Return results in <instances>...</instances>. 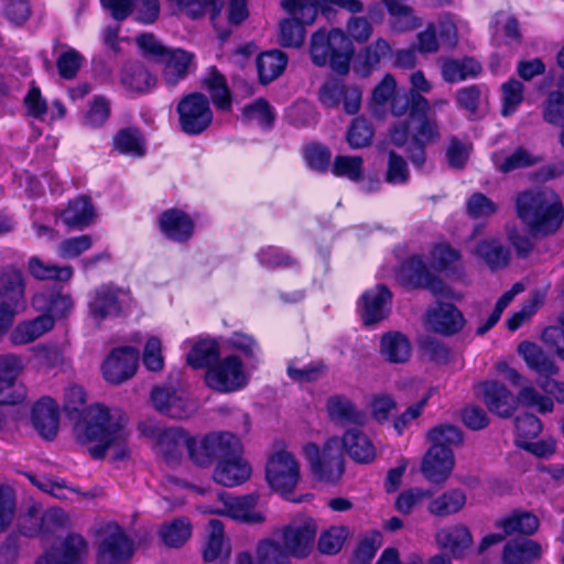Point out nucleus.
<instances>
[{"label":"nucleus","mask_w":564,"mask_h":564,"mask_svg":"<svg viewBox=\"0 0 564 564\" xmlns=\"http://www.w3.org/2000/svg\"><path fill=\"white\" fill-rule=\"evenodd\" d=\"M343 447L349 457L357 463H370L376 456L375 445L358 429L346 431L341 441L337 437H330L322 449L316 444L308 443L303 447V453L316 479L324 482H335L341 477L345 470Z\"/></svg>","instance_id":"1"},{"label":"nucleus","mask_w":564,"mask_h":564,"mask_svg":"<svg viewBox=\"0 0 564 564\" xmlns=\"http://www.w3.org/2000/svg\"><path fill=\"white\" fill-rule=\"evenodd\" d=\"M127 419L120 409L101 404L90 406L83 422L75 426L77 441L87 446L94 458H101L107 449H113V459L127 456Z\"/></svg>","instance_id":"2"},{"label":"nucleus","mask_w":564,"mask_h":564,"mask_svg":"<svg viewBox=\"0 0 564 564\" xmlns=\"http://www.w3.org/2000/svg\"><path fill=\"white\" fill-rule=\"evenodd\" d=\"M517 215L534 237L557 232L564 221V205L552 189H529L516 199Z\"/></svg>","instance_id":"3"},{"label":"nucleus","mask_w":564,"mask_h":564,"mask_svg":"<svg viewBox=\"0 0 564 564\" xmlns=\"http://www.w3.org/2000/svg\"><path fill=\"white\" fill-rule=\"evenodd\" d=\"M173 443L174 449L186 447L191 459L198 466L207 467L217 462L226 449H238V437L230 432H214L202 437H187L182 430H171L161 438V445Z\"/></svg>","instance_id":"4"},{"label":"nucleus","mask_w":564,"mask_h":564,"mask_svg":"<svg viewBox=\"0 0 564 564\" xmlns=\"http://www.w3.org/2000/svg\"><path fill=\"white\" fill-rule=\"evenodd\" d=\"M310 53L312 62L316 66L329 64L336 73L347 74L354 47L344 31L333 29L326 33L321 29L312 35Z\"/></svg>","instance_id":"5"},{"label":"nucleus","mask_w":564,"mask_h":564,"mask_svg":"<svg viewBox=\"0 0 564 564\" xmlns=\"http://www.w3.org/2000/svg\"><path fill=\"white\" fill-rule=\"evenodd\" d=\"M88 315L100 325L128 314L133 306V299L128 289L112 283H104L95 288L88 295Z\"/></svg>","instance_id":"6"},{"label":"nucleus","mask_w":564,"mask_h":564,"mask_svg":"<svg viewBox=\"0 0 564 564\" xmlns=\"http://www.w3.org/2000/svg\"><path fill=\"white\" fill-rule=\"evenodd\" d=\"M283 9L293 15L280 24V42L283 46L297 47L304 42V24H312L318 12V0H283Z\"/></svg>","instance_id":"7"},{"label":"nucleus","mask_w":564,"mask_h":564,"mask_svg":"<svg viewBox=\"0 0 564 564\" xmlns=\"http://www.w3.org/2000/svg\"><path fill=\"white\" fill-rule=\"evenodd\" d=\"M267 481L286 500H294L292 494L300 480V465L288 451L274 453L267 464Z\"/></svg>","instance_id":"8"},{"label":"nucleus","mask_w":564,"mask_h":564,"mask_svg":"<svg viewBox=\"0 0 564 564\" xmlns=\"http://www.w3.org/2000/svg\"><path fill=\"white\" fill-rule=\"evenodd\" d=\"M205 380L216 391L232 392L248 383L249 373L238 356L229 355L208 368Z\"/></svg>","instance_id":"9"},{"label":"nucleus","mask_w":564,"mask_h":564,"mask_svg":"<svg viewBox=\"0 0 564 564\" xmlns=\"http://www.w3.org/2000/svg\"><path fill=\"white\" fill-rule=\"evenodd\" d=\"M181 130L188 135L204 132L213 121V111L208 98L199 93L183 97L177 105Z\"/></svg>","instance_id":"10"},{"label":"nucleus","mask_w":564,"mask_h":564,"mask_svg":"<svg viewBox=\"0 0 564 564\" xmlns=\"http://www.w3.org/2000/svg\"><path fill=\"white\" fill-rule=\"evenodd\" d=\"M68 518L59 508H50L45 511L32 506L19 518V530L26 536L41 535L43 538L57 533L66 528Z\"/></svg>","instance_id":"11"},{"label":"nucleus","mask_w":564,"mask_h":564,"mask_svg":"<svg viewBox=\"0 0 564 564\" xmlns=\"http://www.w3.org/2000/svg\"><path fill=\"white\" fill-rule=\"evenodd\" d=\"M224 503L221 509L212 508L208 506L198 507L202 513H215L227 516L235 521L243 523H260L265 519L264 513L257 509L259 495L250 494L245 496H226L219 495Z\"/></svg>","instance_id":"12"},{"label":"nucleus","mask_w":564,"mask_h":564,"mask_svg":"<svg viewBox=\"0 0 564 564\" xmlns=\"http://www.w3.org/2000/svg\"><path fill=\"white\" fill-rule=\"evenodd\" d=\"M151 398L154 408L172 419L189 417L197 410L196 401L181 387H156Z\"/></svg>","instance_id":"13"},{"label":"nucleus","mask_w":564,"mask_h":564,"mask_svg":"<svg viewBox=\"0 0 564 564\" xmlns=\"http://www.w3.org/2000/svg\"><path fill=\"white\" fill-rule=\"evenodd\" d=\"M242 445L238 438V449H226L224 456L216 464L213 479L228 488L239 486L247 481L251 476V466L242 457Z\"/></svg>","instance_id":"14"},{"label":"nucleus","mask_w":564,"mask_h":564,"mask_svg":"<svg viewBox=\"0 0 564 564\" xmlns=\"http://www.w3.org/2000/svg\"><path fill=\"white\" fill-rule=\"evenodd\" d=\"M133 554V543L117 524L105 528L99 545L98 564H127Z\"/></svg>","instance_id":"15"},{"label":"nucleus","mask_w":564,"mask_h":564,"mask_svg":"<svg viewBox=\"0 0 564 564\" xmlns=\"http://www.w3.org/2000/svg\"><path fill=\"white\" fill-rule=\"evenodd\" d=\"M139 352L132 347L113 349L102 364L104 378L113 384L130 379L138 368Z\"/></svg>","instance_id":"16"},{"label":"nucleus","mask_w":564,"mask_h":564,"mask_svg":"<svg viewBox=\"0 0 564 564\" xmlns=\"http://www.w3.org/2000/svg\"><path fill=\"white\" fill-rule=\"evenodd\" d=\"M401 273L414 286L426 288L434 295L454 297L453 292L446 284L429 271L421 256H412L403 262Z\"/></svg>","instance_id":"17"},{"label":"nucleus","mask_w":564,"mask_h":564,"mask_svg":"<svg viewBox=\"0 0 564 564\" xmlns=\"http://www.w3.org/2000/svg\"><path fill=\"white\" fill-rule=\"evenodd\" d=\"M316 525L313 520L294 521L283 530V545L289 555L306 557L314 545Z\"/></svg>","instance_id":"18"},{"label":"nucleus","mask_w":564,"mask_h":564,"mask_svg":"<svg viewBox=\"0 0 564 564\" xmlns=\"http://www.w3.org/2000/svg\"><path fill=\"white\" fill-rule=\"evenodd\" d=\"M426 323L435 333L453 335L463 329L465 318L455 305L438 302L427 310Z\"/></svg>","instance_id":"19"},{"label":"nucleus","mask_w":564,"mask_h":564,"mask_svg":"<svg viewBox=\"0 0 564 564\" xmlns=\"http://www.w3.org/2000/svg\"><path fill=\"white\" fill-rule=\"evenodd\" d=\"M454 464L451 448L431 446L422 460L421 471L430 482L443 484L449 477Z\"/></svg>","instance_id":"20"},{"label":"nucleus","mask_w":564,"mask_h":564,"mask_svg":"<svg viewBox=\"0 0 564 564\" xmlns=\"http://www.w3.org/2000/svg\"><path fill=\"white\" fill-rule=\"evenodd\" d=\"M391 297V292L384 285H377L367 290L359 303V312L364 323L372 325L384 319L389 313Z\"/></svg>","instance_id":"21"},{"label":"nucleus","mask_w":564,"mask_h":564,"mask_svg":"<svg viewBox=\"0 0 564 564\" xmlns=\"http://www.w3.org/2000/svg\"><path fill=\"white\" fill-rule=\"evenodd\" d=\"M32 307L40 312V315H48L53 323L56 319L66 317L74 307L70 295L64 294L57 290H44L33 295Z\"/></svg>","instance_id":"22"},{"label":"nucleus","mask_w":564,"mask_h":564,"mask_svg":"<svg viewBox=\"0 0 564 564\" xmlns=\"http://www.w3.org/2000/svg\"><path fill=\"white\" fill-rule=\"evenodd\" d=\"M159 225L162 234L176 242L188 240L194 231L192 218L185 212L176 208L163 212L160 215Z\"/></svg>","instance_id":"23"},{"label":"nucleus","mask_w":564,"mask_h":564,"mask_svg":"<svg viewBox=\"0 0 564 564\" xmlns=\"http://www.w3.org/2000/svg\"><path fill=\"white\" fill-rule=\"evenodd\" d=\"M86 552V542L80 535L70 534L61 549H53L40 557L36 564H82Z\"/></svg>","instance_id":"24"},{"label":"nucleus","mask_w":564,"mask_h":564,"mask_svg":"<svg viewBox=\"0 0 564 564\" xmlns=\"http://www.w3.org/2000/svg\"><path fill=\"white\" fill-rule=\"evenodd\" d=\"M478 389L490 412L502 417L512 414L514 410L513 395L503 384L497 381H487L480 383Z\"/></svg>","instance_id":"25"},{"label":"nucleus","mask_w":564,"mask_h":564,"mask_svg":"<svg viewBox=\"0 0 564 564\" xmlns=\"http://www.w3.org/2000/svg\"><path fill=\"white\" fill-rule=\"evenodd\" d=\"M32 422L44 438H53L58 430L59 413L57 403L46 397L39 400L32 409Z\"/></svg>","instance_id":"26"},{"label":"nucleus","mask_w":564,"mask_h":564,"mask_svg":"<svg viewBox=\"0 0 564 564\" xmlns=\"http://www.w3.org/2000/svg\"><path fill=\"white\" fill-rule=\"evenodd\" d=\"M527 366L538 373V378H547L558 375L560 368L540 346L534 343L524 341L518 347Z\"/></svg>","instance_id":"27"},{"label":"nucleus","mask_w":564,"mask_h":564,"mask_svg":"<svg viewBox=\"0 0 564 564\" xmlns=\"http://www.w3.org/2000/svg\"><path fill=\"white\" fill-rule=\"evenodd\" d=\"M0 301L21 308L25 305V282L22 272L13 267L0 270Z\"/></svg>","instance_id":"28"},{"label":"nucleus","mask_w":564,"mask_h":564,"mask_svg":"<svg viewBox=\"0 0 564 564\" xmlns=\"http://www.w3.org/2000/svg\"><path fill=\"white\" fill-rule=\"evenodd\" d=\"M54 328L53 319L48 315H39L34 318L20 322L10 333V341L15 346L28 345Z\"/></svg>","instance_id":"29"},{"label":"nucleus","mask_w":564,"mask_h":564,"mask_svg":"<svg viewBox=\"0 0 564 564\" xmlns=\"http://www.w3.org/2000/svg\"><path fill=\"white\" fill-rule=\"evenodd\" d=\"M541 555L542 546L536 541L516 539L505 545L501 564H532Z\"/></svg>","instance_id":"30"},{"label":"nucleus","mask_w":564,"mask_h":564,"mask_svg":"<svg viewBox=\"0 0 564 564\" xmlns=\"http://www.w3.org/2000/svg\"><path fill=\"white\" fill-rule=\"evenodd\" d=\"M436 541L443 549L448 550L455 556H462L473 544V536L463 524L443 528L436 533Z\"/></svg>","instance_id":"31"},{"label":"nucleus","mask_w":564,"mask_h":564,"mask_svg":"<svg viewBox=\"0 0 564 564\" xmlns=\"http://www.w3.org/2000/svg\"><path fill=\"white\" fill-rule=\"evenodd\" d=\"M327 413L332 421L340 424H362L366 420L364 412L344 395H333L326 402Z\"/></svg>","instance_id":"32"},{"label":"nucleus","mask_w":564,"mask_h":564,"mask_svg":"<svg viewBox=\"0 0 564 564\" xmlns=\"http://www.w3.org/2000/svg\"><path fill=\"white\" fill-rule=\"evenodd\" d=\"M467 496L463 489L454 488L432 499L427 510L435 517H448L458 513L465 507Z\"/></svg>","instance_id":"33"},{"label":"nucleus","mask_w":564,"mask_h":564,"mask_svg":"<svg viewBox=\"0 0 564 564\" xmlns=\"http://www.w3.org/2000/svg\"><path fill=\"white\" fill-rule=\"evenodd\" d=\"M163 58L166 61L163 70L164 80L169 86H174L186 77L193 55L183 50H175L169 51Z\"/></svg>","instance_id":"34"},{"label":"nucleus","mask_w":564,"mask_h":564,"mask_svg":"<svg viewBox=\"0 0 564 564\" xmlns=\"http://www.w3.org/2000/svg\"><path fill=\"white\" fill-rule=\"evenodd\" d=\"M481 72V65L474 58L446 59L442 64V76L447 83H458L476 77Z\"/></svg>","instance_id":"35"},{"label":"nucleus","mask_w":564,"mask_h":564,"mask_svg":"<svg viewBox=\"0 0 564 564\" xmlns=\"http://www.w3.org/2000/svg\"><path fill=\"white\" fill-rule=\"evenodd\" d=\"M95 216L90 200L86 197H78L69 203L62 214V219L70 228L83 229L94 221Z\"/></svg>","instance_id":"36"},{"label":"nucleus","mask_w":564,"mask_h":564,"mask_svg":"<svg viewBox=\"0 0 564 564\" xmlns=\"http://www.w3.org/2000/svg\"><path fill=\"white\" fill-rule=\"evenodd\" d=\"M381 352L393 364H403L411 356V344L401 333H388L381 338Z\"/></svg>","instance_id":"37"},{"label":"nucleus","mask_w":564,"mask_h":564,"mask_svg":"<svg viewBox=\"0 0 564 564\" xmlns=\"http://www.w3.org/2000/svg\"><path fill=\"white\" fill-rule=\"evenodd\" d=\"M288 64L286 55L278 50L269 51L259 55L257 59L260 82L268 84L278 78Z\"/></svg>","instance_id":"38"},{"label":"nucleus","mask_w":564,"mask_h":564,"mask_svg":"<svg viewBox=\"0 0 564 564\" xmlns=\"http://www.w3.org/2000/svg\"><path fill=\"white\" fill-rule=\"evenodd\" d=\"M28 271L31 276L36 280H56L67 282L73 276V268L70 265H55L43 262L39 257L33 256L28 261Z\"/></svg>","instance_id":"39"},{"label":"nucleus","mask_w":564,"mask_h":564,"mask_svg":"<svg viewBox=\"0 0 564 564\" xmlns=\"http://www.w3.org/2000/svg\"><path fill=\"white\" fill-rule=\"evenodd\" d=\"M429 109V100L416 93L395 94L391 98V112L397 117H401L410 110V120H414L416 115L427 112Z\"/></svg>","instance_id":"40"},{"label":"nucleus","mask_w":564,"mask_h":564,"mask_svg":"<svg viewBox=\"0 0 564 564\" xmlns=\"http://www.w3.org/2000/svg\"><path fill=\"white\" fill-rule=\"evenodd\" d=\"M539 519L530 512H513L509 517L496 521V527L505 534L521 533L531 535L539 529Z\"/></svg>","instance_id":"41"},{"label":"nucleus","mask_w":564,"mask_h":564,"mask_svg":"<svg viewBox=\"0 0 564 564\" xmlns=\"http://www.w3.org/2000/svg\"><path fill=\"white\" fill-rule=\"evenodd\" d=\"M496 169L502 173H509L518 169L534 165L540 160L524 148H518L509 155L495 152L491 156Z\"/></svg>","instance_id":"42"},{"label":"nucleus","mask_w":564,"mask_h":564,"mask_svg":"<svg viewBox=\"0 0 564 564\" xmlns=\"http://www.w3.org/2000/svg\"><path fill=\"white\" fill-rule=\"evenodd\" d=\"M392 18L391 28L399 32L411 31L421 26V20L414 15L411 7L398 0H382Z\"/></svg>","instance_id":"43"},{"label":"nucleus","mask_w":564,"mask_h":564,"mask_svg":"<svg viewBox=\"0 0 564 564\" xmlns=\"http://www.w3.org/2000/svg\"><path fill=\"white\" fill-rule=\"evenodd\" d=\"M474 253L492 270L506 267L509 261V251L495 238L480 241L475 247Z\"/></svg>","instance_id":"44"},{"label":"nucleus","mask_w":564,"mask_h":564,"mask_svg":"<svg viewBox=\"0 0 564 564\" xmlns=\"http://www.w3.org/2000/svg\"><path fill=\"white\" fill-rule=\"evenodd\" d=\"M121 82L131 91L147 93L155 86L156 79L143 65L133 63L124 67Z\"/></svg>","instance_id":"45"},{"label":"nucleus","mask_w":564,"mask_h":564,"mask_svg":"<svg viewBox=\"0 0 564 564\" xmlns=\"http://www.w3.org/2000/svg\"><path fill=\"white\" fill-rule=\"evenodd\" d=\"M219 355L218 344L210 338L197 340L187 354V364L195 368L212 367Z\"/></svg>","instance_id":"46"},{"label":"nucleus","mask_w":564,"mask_h":564,"mask_svg":"<svg viewBox=\"0 0 564 564\" xmlns=\"http://www.w3.org/2000/svg\"><path fill=\"white\" fill-rule=\"evenodd\" d=\"M160 538L169 547L182 546L192 535V524L186 518L174 519L160 529Z\"/></svg>","instance_id":"47"},{"label":"nucleus","mask_w":564,"mask_h":564,"mask_svg":"<svg viewBox=\"0 0 564 564\" xmlns=\"http://www.w3.org/2000/svg\"><path fill=\"white\" fill-rule=\"evenodd\" d=\"M113 147L120 153L131 156H142L145 152L140 131L132 128L120 130L113 138Z\"/></svg>","instance_id":"48"},{"label":"nucleus","mask_w":564,"mask_h":564,"mask_svg":"<svg viewBox=\"0 0 564 564\" xmlns=\"http://www.w3.org/2000/svg\"><path fill=\"white\" fill-rule=\"evenodd\" d=\"M208 539L205 545L203 556L206 562H213L219 558L223 553L228 556V551L225 550L224 543V524L220 520L212 519L208 523Z\"/></svg>","instance_id":"49"},{"label":"nucleus","mask_w":564,"mask_h":564,"mask_svg":"<svg viewBox=\"0 0 564 564\" xmlns=\"http://www.w3.org/2000/svg\"><path fill=\"white\" fill-rule=\"evenodd\" d=\"M488 89L484 85H470L456 91L455 98L458 107L469 113H476L481 104L486 101Z\"/></svg>","instance_id":"50"},{"label":"nucleus","mask_w":564,"mask_h":564,"mask_svg":"<svg viewBox=\"0 0 564 564\" xmlns=\"http://www.w3.org/2000/svg\"><path fill=\"white\" fill-rule=\"evenodd\" d=\"M427 440L432 446L451 448L458 446L463 442V433L459 427L452 424H440L427 432Z\"/></svg>","instance_id":"51"},{"label":"nucleus","mask_w":564,"mask_h":564,"mask_svg":"<svg viewBox=\"0 0 564 564\" xmlns=\"http://www.w3.org/2000/svg\"><path fill=\"white\" fill-rule=\"evenodd\" d=\"M213 102L220 109H228L231 105L230 94L225 77L216 68H212L205 79Z\"/></svg>","instance_id":"52"},{"label":"nucleus","mask_w":564,"mask_h":564,"mask_svg":"<svg viewBox=\"0 0 564 564\" xmlns=\"http://www.w3.org/2000/svg\"><path fill=\"white\" fill-rule=\"evenodd\" d=\"M84 62V56L75 48L64 46V51L56 58V67L63 79H74Z\"/></svg>","instance_id":"53"},{"label":"nucleus","mask_w":564,"mask_h":564,"mask_svg":"<svg viewBox=\"0 0 564 564\" xmlns=\"http://www.w3.org/2000/svg\"><path fill=\"white\" fill-rule=\"evenodd\" d=\"M362 159L357 155H337L334 160L332 172L336 176L357 182L362 175Z\"/></svg>","instance_id":"54"},{"label":"nucleus","mask_w":564,"mask_h":564,"mask_svg":"<svg viewBox=\"0 0 564 564\" xmlns=\"http://www.w3.org/2000/svg\"><path fill=\"white\" fill-rule=\"evenodd\" d=\"M501 115L508 117L516 112L523 100V85L517 79H510L501 86Z\"/></svg>","instance_id":"55"},{"label":"nucleus","mask_w":564,"mask_h":564,"mask_svg":"<svg viewBox=\"0 0 564 564\" xmlns=\"http://www.w3.org/2000/svg\"><path fill=\"white\" fill-rule=\"evenodd\" d=\"M518 400L522 405L535 409L540 413H549L554 409L553 399L547 394L540 393L532 386L522 388L519 392Z\"/></svg>","instance_id":"56"},{"label":"nucleus","mask_w":564,"mask_h":564,"mask_svg":"<svg viewBox=\"0 0 564 564\" xmlns=\"http://www.w3.org/2000/svg\"><path fill=\"white\" fill-rule=\"evenodd\" d=\"M257 558L259 564H290L289 553L272 540H263L258 544Z\"/></svg>","instance_id":"57"},{"label":"nucleus","mask_w":564,"mask_h":564,"mask_svg":"<svg viewBox=\"0 0 564 564\" xmlns=\"http://www.w3.org/2000/svg\"><path fill=\"white\" fill-rule=\"evenodd\" d=\"M348 535L345 527H332L323 532L318 540V550L323 554L338 553Z\"/></svg>","instance_id":"58"},{"label":"nucleus","mask_w":564,"mask_h":564,"mask_svg":"<svg viewBox=\"0 0 564 564\" xmlns=\"http://www.w3.org/2000/svg\"><path fill=\"white\" fill-rule=\"evenodd\" d=\"M544 297L545 292L543 291H534L531 293L520 311L516 312L508 319V328L510 330L518 329L525 319L530 318L536 312L538 307L543 303Z\"/></svg>","instance_id":"59"},{"label":"nucleus","mask_w":564,"mask_h":564,"mask_svg":"<svg viewBox=\"0 0 564 564\" xmlns=\"http://www.w3.org/2000/svg\"><path fill=\"white\" fill-rule=\"evenodd\" d=\"M226 344L229 348L240 351L247 360L258 361L261 351L252 336L237 332L227 339Z\"/></svg>","instance_id":"60"},{"label":"nucleus","mask_w":564,"mask_h":564,"mask_svg":"<svg viewBox=\"0 0 564 564\" xmlns=\"http://www.w3.org/2000/svg\"><path fill=\"white\" fill-rule=\"evenodd\" d=\"M391 55V46L387 40L379 37L372 44L368 45L360 54L362 64L367 72L376 68L383 58Z\"/></svg>","instance_id":"61"},{"label":"nucleus","mask_w":564,"mask_h":564,"mask_svg":"<svg viewBox=\"0 0 564 564\" xmlns=\"http://www.w3.org/2000/svg\"><path fill=\"white\" fill-rule=\"evenodd\" d=\"M410 172L403 156L394 151L389 152L386 181L393 185L404 184L409 181Z\"/></svg>","instance_id":"62"},{"label":"nucleus","mask_w":564,"mask_h":564,"mask_svg":"<svg viewBox=\"0 0 564 564\" xmlns=\"http://www.w3.org/2000/svg\"><path fill=\"white\" fill-rule=\"evenodd\" d=\"M372 137L373 130L364 118H356L347 132V141L355 149L368 145Z\"/></svg>","instance_id":"63"},{"label":"nucleus","mask_w":564,"mask_h":564,"mask_svg":"<svg viewBox=\"0 0 564 564\" xmlns=\"http://www.w3.org/2000/svg\"><path fill=\"white\" fill-rule=\"evenodd\" d=\"M560 326H549L542 333L543 343L564 361V312L558 316Z\"/></svg>","instance_id":"64"}]
</instances>
